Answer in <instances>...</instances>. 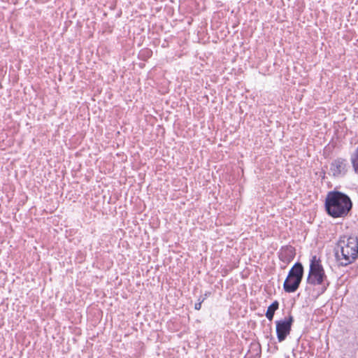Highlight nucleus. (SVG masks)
<instances>
[{
	"label": "nucleus",
	"instance_id": "nucleus-1",
	"mask_svg": "<svg viewBox=\"0 0 358 358\" xmlns=\"http://www.w3.org/2000/svg\"><path fill=\"white\" fill-rule=\"evenodd\" d=\"M324 208L327 214L333 218L345 217L352 210V201L348 194L334 189L327 193Z\"/></svg>",
	"mask_w": 358,
	"mask_h": 358
},
{
	"label": "nucleus",
	"instance_id": "nucleus-2",
	"mask_svg": "<svg viewBox=\"0 0 358 358\" xmlns=\"http://www.w3.org/2000/svg\"><path fill=\"white\" fill-rule=\"evenodd\" d=\"M339 266H346L358 258V238L355 236L340 237L334 249Z\"/></svg>",
	"mask_w": 358,
	"mask_h": 358
},
{
	"label": "nucleus",
	"instance_id": "nucleus-3",
	"mask_svg": "<svg viewBox=\"0 0 358 358\" xmlns=\"http://www.w3.org/2000/svg\"><path fill=\"white\" fill-rule=\"evenodd\" d=\"M307 283L311 285H320V294L324 293L329 286V281L325 274L321 259L316 255L311 257L308 275L306 279Z\"/></svg>",
	"mask_w": 358,
	"mask_h": 358
},
{
	"label": "nucleus",
	"instance_id": "nucleus-4",
	"mask_svg": "<svg viewBox=\"0 0 358 358\" xmlns=\"http://www.w3.org/2000/svg\"><path fill=\"white\" fill-rule=\"evenodd\" d=\"M304 268L303 264L296 262L288 272L284 281L283 289L287 293L295 292L299 287L303 278Z\"/></svg>",
	"mask_w": 358,
	"mask_h": 358
},
{
	"label": "nucleus",
	"instance_id": "nucleus-5",
	"mask_svg": "<svg viewBox=\"0 0 358 358\" xmlns=\"http://www.w3.org/2000/svg\"><path fill=\"white\" fill-rule=\"evenodd\" d=\"M294 322V318L289 312L287 317L275 321V331L278 342L284 341L292 331V326Z\"/></svg>",
	"mask_w": 358,
	"mask_h": 358
},
{
	"label": "nucleus",
	"instance_id": "nucleus-6",
	"mask_svg": "<svg viewBox=\"0 0 358 358\" xmlns=\"http://www.w3.org/2000/svg\"><path fill=\"white\" fill-rule=\"evenodd\" d=\"M350 168L347 159L338 157L330 164V174L334 178H344L348 174Z\"/></svg>",
	"mask_w": 358,
	"mask_h": 358
},
{
	"label": "nucleus",
	"instance_id": "nucleus-7",
	"mask_svg": "<svg viewBox=\"0 0 358 358\" xmlns=\"http://www.w3.org/2000/svg\"><path fill=\"white\" fill-rule=\"evenodd\" d=\"M296 256V249L291 245L282 246L278 252V257L283 264H289Z\"/></svg>",
	"mask_w": 358,
	"mask_h": 358
},
{
	"label": "nucleus",
	"instance_id": "nucleus-8",
	"mask_svg": "<svg viewBox=\"0 0 358 358\" xmlns=\"http://www.w3.org/2000/svg\"><path fill=\"white\" fill-rule=\"evenodd\" d=\"M247 355L249 358H260L262 355L260 343L257 341H252L249 346Z\"/></svg>",
	"mask_w": 358,
	"mask_h": 358
},
{
	"label": "nucleus",
	"instance_id": "nucleus-9",
	"mask_svg": "<svg viewBox=\"0 0 358 358\" xmlns=\"http://www.w3.org/2000/svg\"><path fill=\"white\" fill-rule=\"evenodd\" d=\"M279 308V302L275 300L267 308L266 317L269 321H272L275 315V312Z\"/></svg>",
	"mask_w": 358,
	"mask_h": 358
},
{
	"label": "nucleus",
	"instance_id": "nucleus-10",
	"mask_svg": "<svg viewBox=\"0 0 358 358\" xmlns=\"http://www.w3.org/2000/svg\"><path fill=\"white\" fill-rule=\"evenodd\" d=\"M350 162L355 173L358 174V146L350 155Z\"/></svg>",
	"mask_w": 358,
	"mask_h": 358
},
{
	"label": "nucleus",
	"instance_id": "nucleus-11",
	"mask_svg": "<svg viewBox=\"0 0 358 358\" xmlns=\"http://www.w3.org/2000/svg\"><path fill=\"white\" fill-rule=\"evenodd\" d=\"M152 55V51L150 48H143L140 50L138 53V59L146 62L148 59H150Z\"/></svg>",
	"mask_w": 358,
	"mask_h": 358
},
{
	"label": "nucleus",
	"instance_id": "nucleus-12",
	"mask_svg": "<svg viewBox=\"0 0 358 358\" xmlns=\"http://www.w3.org/2000/svg\"><path fill=\"white\" fill-rule=\"evenodd\" d=\"M211 294L210 292H206V293L202 296V299L201 302H203Z\"/></svg>",
	"mask_w": 358,
	"mask_h": 358
},
{
	"label": "nucleus",
	"instance_id": "nucleus-13",
	"mask_svg": "<svg viewBox=\"0 0 358 358\" xmlns=\"http://www.w3.org/2000/svg\"><path fill=\"white\" fill-rule=\"evenodd\" d=\"M203 302H201L200 301H198L197 303H196L194 304V309L196 310H199L201 308V304H202Z\"/></svg>",
	"mask_w": 358,
	"mask_h": 358
},
{
	"label": "nucleus",
	"instance_id": "nucleus-14",
	"mask_svg": "<svg viewBox=\"0 0 358 358\" xmlns=\"http://www.w3.org/2000/svg\"><path fill=\"white\" fill-rule=\"evenodd\" d=\"M320 176H321L322 179H324L326 177V172L324 171H322L320 173Z\"/></svg>",
	"mask_w": 358,
	"mask_h": 358
},
{
	"label": "nucleus",
	"instance_id": "nucleus-15",
	"mask_svg": "<svg viewBox=\"0 0 358 358\" xmlns=\"http://www.w3.org/2000/svg\"><path fill=\"white\" fill-rule=\"evenodd\" d=\"M287 265L288 264H284L283 265H280V268L281 269H285L287 267Z\"/></svg>",
	"mask_w": 358,
	"mask_h": 358
},
{
	"label": "nucleus",
	"instance_id": "nucleus-16",
	"mask_svg": "<svg viewBox=\"0 0 358 358\" xmlns=\"http://www.w3.org/2000/svg\"><path fill=\"white\" fill-rule=\"evenodd\" d=\"M324 157H325V158H327V154H326V151H324Z\"/></svg>",
	"mask_w": 358,
	"mask_h": 358
},
{
	"label": "nucleus",
	"instance_id": "nucleus-17",
	"mask_svg": "<svg viewBox=\"0 0 358 358\" xmlns=\"http://www.w3.org/2000/svg\"><path fill=\"white\" fill-rule=\"evenodd\" d=\"M202 297H203V296H201L199 298L198 301H201Z\"/></svg>",
	"mask_w": 358,
	"mask_h": 358
}]
</instances>
